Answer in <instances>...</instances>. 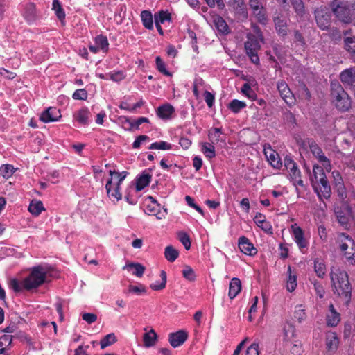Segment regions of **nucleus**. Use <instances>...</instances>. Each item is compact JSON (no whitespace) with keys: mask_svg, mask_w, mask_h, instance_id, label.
I'll return each instance as SVG.
<instances>
[{"mask_svg":"<svg viewBox=\"0 0 355 355\" xmlns=\"http://www.w3.org/2000/svg\"><path fill=\"white\" fill-rule=\"evenodd\" d=\"M13 339H17L19 341L25 342L30 347H34L35 342L24 331L17 329V332H15L12 335H10Z\"/></svg>","mask_w":355,"mask_h":355,"instance_id":"obj_31","label":"nucleus"},{"mask_svg":"<svg viewBox=\"0 0 355 355\" xmlns=\"http://www.w3.org/2000/svg\"><path fill=\"white\" fill-rule=\"evenodd\" d=\"M311 284L313 285L316 295L320 299L323 298L325 294V291L322 284L316 279L311 280Z\"/></svg>","mask_w":355,"mask_h":355,"instance_id":"obj_59","label":"nucleus"},{"mask_svg":"<svg viewBox=\"0 0 355 355\" xmlns=\"http://www.w3.org/2000/svg\"><path fill=\"white\" fill-rule=\"evenodd\" d=\"M116 341V336L114 333L109 334L106 335L101 340V349H104L109 345L114 344Z\"/></svg>","mask_w":355,"mask_h":355,"instance_id":"obj_54","label":"nucleus"},{"mask_svg":"<svg viewBox=\"0 0 355 355\" xmlns=\"http://www.w3.org/2000/svg\"><path fill=\"white\" fill-rule=\"evenodd\" d=\"M259 40L254 35L249 33L247 35V40L244 44L247 55L250 61L255 64H259L260 62L258 51L261 49V44Z\"/></svg>","mask_w":355,"mask_h":355,"instance_id":"obj_7","label":"nucleus"},{"mask_svg":"<svg viewBox=\"0 0 355 355\" xmlns=\"http://www.w3.org/2000/svg\"><path fill=\"white\" fill-rule=\"evenodd\" d=\"M313 177L311 178L312 186L313 187V183H315V185L319 184L320 183L327 180L326 174L324 173L323 167L315 165L313 168Z\"/></svg>","mask_w":355,"mask_h":355,"instance_id":"obj_21","label":"nucleus"},{"mask_svg":"<svg viewBox=\"0 0 355 355\" xmlns=\"http://www.w3.org/2000/svg\"><path fill=\"white\" fill-rule=\"evenodd\" d=\"M22 321V318L17 317L16 321H12L3 330L6 333L14 334L19 329L18 324ZM23 321H24L23 320Z\"/></svg>","mask_w":355,"mask_h":355,"instance_id":"obj_57","label":"nucleus"},{"mask_svg":"<svg viewBox=\"0 0 355 355\" xmlns=\"http://www.w3.org/2000/svg\"><path fill=\"white\" fill-rule=\"evenodd\" d=\"M246 107V104L243 101L237 99L232 100L229 104V109L234 113H239L242 109Z\"/></svg>","mask_w":355,"mask_h":355,"instance_id":"obj_49","label":"nucleus"},{"mask_svg":"<svg viewBox=\"0 0 355 355\" xmlns=\"http://www.w3.org/2000/svg\"><path fill=\"white\" fill-rule=\"evenodd\" d=\"M141 19L144 26L151 30L153 28V15L149 10H143L141 12Z\"/></svg>","mask_w":355,"mask_h":355,"instance_id":"obj_39","label":"nucleus"},{"mask_svg":"<svg viewBox=\"0 0 355 355\" xmlns=\"http://www.w3.org/2000/svg\"><path fill=\"white\" fill-rule=\"evenodd\" d=\"M94 42L103 53H106L108 52L110 44L105 35L101 34L96 36Z\"/></svg>","mask_w":355,"mask_h":355,"instance_id":"obj_36","label":"nucleus"},{"mask_svg":"<svg viewBox=\"0 0 355 355\" xmlns=\"http://www.w3.org/2000/svg\"><path fill=\"white\" fill-rule=\"evenodd\" d=\"M284 166L289 173L290 179L293 182V184L303 187L304 183L301 178V172L298 168L297 164L289 155H286L284 157Z\"/></svg>","mask_w":355,"mask_h":355,"instance_id":"obj_8","label":"nucleus"},{"mask_svg":"<svg viewBox=\"0 0 355 355\" xmlns=\"http://www.w3.org/2000/svg\"><path fill=\"white\" fill-rule=\"evenodd\" d=\"M214 24L216 29L221 33L227 35L230 32L229 26L226 21L221 17H217L214 19Z\"/></svg>","mask_w":355,"mask_h":355,"instance_id":"obj_44","label":"nucleus"},{"mask_svg":"<svg viewBox=\"0 0 355 355\" xmlns=\"http://www.w3.org/2000/svg\"><path fill=\"white\" fill-rule=\"evenodd\" d=\"M145 211L148 215L156 216L158 220L165 218L167 214V209H161V205L159 203H150L146 205Z\"/></svg>","mask_w":355,"mask_h":355,"instance_id":"obj_15","label":"nucleus"},{"mask_svg":"<svg viewBox=\"0 0 355 355\" xmlns=\"http://www.w3.org/2000/svg\"><path fill=\"white\" fill-rule=\"evenodd\" d=\"M332 174L334 176V178L336 180V177L338 178V180L336 182V187L337 189L338 195L342 198H344L346 197V189L344 186V184L342 181V178L340 175L339 172L338 171H333Z\"/></svg>","mask_w":355,"mask_h":355,"instance_id":"obj_40","label":"nucleus"},{"mask_svg":"<svg viewBox=\"0 0 355 355\" xmlns=\"http://www.w3.org/2000/svg\"><path fill=\"white\" fill-rule=\"evenodd\" d=\"M238 245L240 250L246 255L254 256L258 252L254 245L245 236H242L239 239Z\"/></svg>","mask_w":355,"mask_h":355,"instance_id":"obj_13","label":"nucleus"},{"mask_svg":"<svg viewBox=\"0 0 355 355\" xmlns=\"http://www.w3.org/2000/svg\"><path fill=\"white\" fill-rule=\"evenodd\" d=\"M277 87L281 98L288 106H292L295 103V97L290 89L288 85L284 80L277 81Z\"/></svg>","mask_w":355,"mask_h":355,"instance_id":"obj_10","label":"nucleus"},{"mask_svg":"<svg viewBox=\"0 0 355 355\" xmlns=\"http://www.w3.org/2000/svg\"><path fill=\"white\" fill-rule=\"evenodd\" d=\"M307 144L313 156L319 162L322 164L323 167L327 170H331V166L330 160L324 155L322 148L317 144L314 139H308Z\"/></svg>","mask_w":355,"mask_h":355,"instance_id":"obj_9","label":"nucleus"},{"mask_svg":"<svg viewBox=\"0 0 355 355\" xmlns=\"http://www.w3.org/2000/svg\"><path fill=\"white\" fill-rule=\"evenodd\" d=\"M204 98H205V101L207 106L209 108L212 107L214 104V101H215L214 95L212 93H211L210 92L206 90L204 92Z\"/></svg>","mask_w":355,"mask_h":355,"instance_id":"obj_63","label":"nucleus"},{"mask_svg":"<svg viewBox=\"0 0 355 355\" xmlns=\"http://www.w3.org/2000/svg\"><path fill=\"white\" fill-rule=\"evenodd\" d=\"M47 268L42 265L34 266L30 269L29 275L19 282L17 279H12L10 282V287L15 292L20 293L24 289L30 291L37 288L46 282Z\"/></svg>","mask_w":355,"mask_h":355,"instance_id":"obj_1","label":"nucleus"},{"mask_svg":"<svg viewBox=\"0 0 355 355\" xmlns=\"http://www.w3.org/2000/svg\"><path fill=\"white\" fill-rule=\"evenodd\" d=\"M340 79L343 84L352 86L355 83V67L342 71L340 74Z\"/></svg>","mask_w":355,"mask_h":355,"instance_id":"obj_23","label":"nucleus"},{"mask_svg":"<svg viewBox=\"0 0 355 355\" xmlns=\"http://www.w3.org/2000/svg\"><path fill=\"white\" fill-rule=\"evenodd\" d=\"M214 144L210 142H204L202 144L201 151L208 159H212L216 157V150Z\"/></svg>","mask_w":355,"mask_h":355,"instance_id":"obj_41","label":"nucleus"},{"mask_svg":"<svg viewBox=\"0 0 355 355\" xmlns=\"http://www.w3.org/2000/svg\"><path fill=\"white\" fill-rule=\"evenodd\" d=\"M293 234L295 243L300 250L306 248L309 245V242L304 238V232L300 227L293 228Z\"/></svg>","mask_w":355,"mask_h":355,"instance_id":"obj_19","label":"nucleus"},{"mask_svg":"<svg viewBox=\"0 0 355 355\" xmlns=\"http://www.w3.org/2000/svg\"><path fill=\"white\" fill-rule=\"evenodd\" d=\"M127 171H123V172H118L115 170H110L109 174L113 179L116 178L117 182L116 183V185L121 186L122 182L124 180V179L126 178L128 175Z\"/></svg>","mask_w":355,"mask_h":355,"instance_id":"obj_53","label":"nucleus"},{"mask_svg":"<svg viewBox=\"0 0 355 355\" xmlns=\"http://www.w3.org/2000/svg\"><path fill=\"white\" fill-rule=\"evenodd\" d=\"M125 269H134L132 275L137 277H141L145 272L146 268L139 263L128 262L125 266L123 267V270Z\"/></svg>","mask_w":355,"mask_h":355,"instance_id":"obj_30","label":"nucleus"},{"mask_svg":"<svg viewBox=\"0 0 355 355\" xmlns=\"http://www.w3.org/2000/svg\"><path fill=\"white\" fill-rule=\"evenodd\" d=\"M179 256V251L172 245H168L164 249V257L169 262H174Z\"/></svg>","mask_w":355,"mask_h":355,"instance_id":"obj_45","label":"nucleus"},{"mask_svg":"<svg viewBox=\"0 0 355 355\" xmlns=\"http://www.w3.org/2000/svg\"><path fill=\"white\" fill-rule=\"evenodd\" d=\"M345 49L352 56L355 58V36L346 37L344 39Z\"/></svg>","mask_w":355,"mask_h":355,"instance_id":"obj_48","label":"nucleus"},{"mask_svg":"<svg viewBox=\"0 0 355 355\" xmlns=\"http://www.w3.org/2000/svg\"><path fill=\"white\" fill-rule=\"evenodd\" d=\"M178 239L182 243V244L184 246L187 250L191 248V242L189 236L186 232H179L178 233Z\"/></svg>","mask_w":355,"mask_h":355,"instance_id":"obj_58","label":"nucleus"},{"mask_svg":"<svg viewBox=\"0 0 355 355\" xmlns=\"http://www.w3.org/2000/svg\"><path fill=\"white\" fill-rule=\"evenodd\" d=\"M313 187L320 199L322 198L328 199L330 198L331 189L328 180L324 181L317 185H315V183H313Z\"/></svg>","mask_w":355,"mask_h":355,"instance_id":"obj_16","label":"nucleus"},{"mask_svg":"<svg viewBox=\"0 0 355 355\" xmlns=\"http://www.w3.org/2000/svg\"><path fill=\"white\" fill-rule=\"evenodd\" d=\"M52 10L55 12L60 21L63 23L65 19L66 14L59 0H53Z\"/></svg>","mask_w":355,"mask_h":355,"instance_id":"obj_38","label":"nucleus"},{"mask_svg":"<svg viewBox=\"0 0 355 355\" xmlns=\"http://www.w3.org/2000/svg\"><path fill=\"white\" fill-rule=\"evenodd\" d=\"M171 18V14L167 10H160L155 14V22L164 24L166 21H170Z\"/></svg>","mask_w":355,"mask_h":355,"instance_id":"obj_51","label":"nucleus"},{"mask_svg":"<svg viewBox=\"0 0 355 355\" xmlns=\"http://www.w3.org/2000/svg\"><path fill=\"white\" fill-rule=\"evenodd\" d=\"M264 154L267 157L268 161L273 168L279 169L282 167V163L280 157L277 153L272 150L270 147H268V148L264 147Z\"/></svg>","mask_w":355,"mask_h":355,"instance_id":"obj_18","label":"nucleus"},{"mask_svg":"<svg viewBox=\"0 0 355 355\" xmlns=\"http://www.w3.org/2000/svg\"><path fill=\"white\" fill-rule=\"evenodd\" d=\"M185 200L187 202L188 205L191 207L195 209L198 213H200L202 216H204V211L202 208L195 203L194 199L189 196H187L185 197Z\"/></svg>","mask_w":355,"mask_h":355,"instance_id":"obj_62","label":"nucleus"},{"mask_svg":"<svg viewBox=\"0 0 355 355\" xmlns=\"http://www.w3.org/2000/svg\"><path fill=\"white\" fill-rule=\"evenodd\" d=\"M161 282H155L150 285V288L153 291H161L163 290L166 287V282H167V275L166 272L164 270H162L160 272Z\"/></svg>","mask_w":355,"mask_h":355,"instance_id":"obj_46","label":"nucleus"},{"mask_svg":"<svg viewBox=\"0 0 355 355\" xmlns=\"http://www.w3.org/2000/svg\"><path fill=\"white\" fill-rule=\"evenodd\" d=\"M241 92L251 101H254L257 98L255 92L251 88L250 84L248 83L243 84L241 88Z\"/></svg>","mask_w":355,"mask_h":355,"instance_id":"obj_52","label":"nucleus"},{"mask_svg":"<svg viewBox=\"0 0 355 355\" xmlns=\"http://www.w3.org/2000/svg\"><path fill=\"white\" fill-rule=\"evenodd\" d=\"M272 19L275 29L277 35L282 38L284 39L288 35L289 32V20L282 15L274 16Z\"/></svg>","mask_w":355,"mask_h":355,"instance_id":"obj_11","label":"nucleus"},{"mask_svg":"<svg viewBox=\"0 0 355 355\" xmlns=\"http://www.w3.org/2000/svg\"><path fill=\"white\" fill-rule=\"evenodd\" d=\"M188 338V334L186 331L179 330L168 334V342L170 345L175 348L181 346Z\"/></svg>","mask_w":355,"mask_h":355,"instance_id":"obj_12","label":"nucleus"},{"mask_svg":"<svg viewBox=\"0 0 355 355\" xmlns=\"http://www.w3.org/2000/svg\"><path fill=\"white\" fill-rule=\"evenodd\" d=\"M254 222L255 224L267 234H272V227L269 221L266 220V216L261 213H257Z\"/></svg>","mask_w":355,"mask_h":355,"instance_id":"obj_17","label":"nucleus"},{"mask_svg":"<svg viewBox=\"0 0 355 355\" xmlns=\"http://www.w3.org/2000/svg\"><path fill=\"white\" fill-rule=\"evenodd\" d=\"M157 334L153 329L146 332L143 336L144 345L145 347H151L156 345Z\"/></svg>","mask_w":355,"mask_h":355,"instance_id":"obj_29","label":"nucleus"},{"mask_svg":"<svg viewBox=\"0 0 355 355\" xmlns=\"http://www.w3.org/2000/svg\"><path fill=\"white\" fill-rule=\"evenodd\" d=\"M330 278L334 294L345 298L348 303L352 296V286L347 272L331 268Z\"/></svg>","mask_w":355,"mask_h":355,"instance_id":"obj_2","label":"nucleus"},{"mask_svg":"<svg viewBox=\"0 0 355 355\" xmlns=\"http://www.w3.org/2000/svg\"><path fill=\"white\" fill-rule=\"evenodd\" d=\"M296 16L302 19L306 14L304 3L302 0H289Z\"/></svg>","mask_w":355,"mask_h":355,"instance_id":"obj_34","label":"nucleus"},{"mask_svg":"<svg viewBox=\"0 0 355 355\" xmlns=\"http://www.w3.org/2000/svg\"><path fill=\"white\" fill-rule=\"evenodd\" d=\"M182 276L189 282H194L196 278V273L189 266H185L182 271Z\"/></svg>","mask_w":355,"mask_h":355,"instance_id":"obj_55","label":"nucleus"},{"mask_svg":"<svg viewBox=\"0 0 355 355\" xmlns=\"http://www.w3.org/2000/svg\"><path fill=\"white\" fill-rule=\"evenodd\" d=\"M331 96L332 103L338 110L346 112L351 107V98L341 85H338L332 86Z\"/></svg>","mask_w":355,"mask_h":355,"instance_id":"obj_4","label":"nucleus"},{"mask_svg":"<svg viewBox=\"0 0 355 355\" xmlns=\"http://www.w3.org/2000/svg\"><path fill=\"white\" fill-rule=\"evenodd\" d=\"M223 132L221 128H211L208 132V139L210 141V143H212L214 144H218L221 139L220 135Z\"/></svg>","mask_w":355,"mask_h":355,"instance_id":"obj_43","label":"nucleus"},{"mask_svg":"<svg viewBox=\"0 0 355 355\" xmlns=\"http://www.w3.org/2000/svg\"><path fill=\"white\" fill-rule=\"evenodd\" d=\"M241 291V282L239 278L234 277L231 279L229 284V292L228 296L232 300L236 297V295Z\"/></svg>","mask_w":355,"mask_h":355,"instance_id":"obj_28","label":"nucleus"},{"mask_svg":"<svg viewBox=\"0 0 355 355\" xmlns=\"http://www.w3.org/2000/svg\"><path fill=\"white\" fill-rule=\"evenodd\" d=\"M24 17L28 24H32L37 19L36 7L33 3H29L26 5Z\"/></svg>","mask_w":355,"mask_h":355,"instance_id":"obj_22","label":"nucleus"},{"mask_svg":"<svg viewBox=\"0 0 355 355\" xmlns=\"http://www.w3.org/2000/svg\"><path fill=\"white\" fill-rule=\"evenodd\" d=\"M126 121L130 124V127L138 130L139 125L144 123H149V120L146 117H139L137 120L131 121L129 119H126Z\"/></svg>","mask_w":355,"mask_h":355,"instance_id":"obj_60","label":"nucleus"},{"mask_svg":"<svg viewBox=\"0 0 355 355\" xmlns=\"http://www.w3.org/2000/svg\"><path fill=\"white\" fill-rule=\"evenodd\" d=\"M288 277L286 279V289L288 292H293L295 290L297 286V276L293 273L291 267H288Z\"/></svg>","mask_w":355,"mask_h":355,"instance_id":"obj_33","label":"nucleus"},{"mask_svg":"<svg viewBox=\"0 0 355 355\" xmlns=\"http://www.w3.org/2000/svg\"><path fill=\"white\" fill-rule=\"evenodd\" d=\"M12 337L8 334L0 336V354H3L7 349L12 347Z\"/></svg>","mask_w":355,"mask_h":355,"instance_id":"obj_37","label":"nucleus"},{"mask_svg":"<svg viewBox=\"0 0 355 355\" xmlns=\"http://www.w3.org/2000/svg\"><path fill=\"white\" fill-rule=\"evenodd\" d=\"M314 271L318 277L323 279L327 272V268L324 261L320 259H314Z\"/></svg>","mask_w":355,"mask_h":355,"instance_id":"obj_32","label":"nucleus"},{"mask_svg":"<svg viewBox=\"0 0 355 355\" xmlns=\"http://www.w3.org/2000/svg\"><path fill=\"white\" fill-rule=\"evenodd\" d=\"M252 14L259 24L263 26L268 24V19L266 10L264 7L261 8L260 9L257 10V11L252 12Z\"/></svg>","mask_w":355,"mask_h":355,"instance_id":"obj_42","label":"nucleus"},{"mask_svg":"<svg viewBox=\"0 0 355 355\" xmlns=\"http://www.w3.org/2000/svg\"><path fill=\"white\" fill-rule=\"evenodd\" d=\"M87 95V92L85 89H78L73 92L72 97L76 100H86Z\"/></svg>","mask_w":355,"mask_h":355,"instance_id":"obj_61","label":"nucleus"},{"mask_svg":"<svg viewBox=\"0 0 355 355\" xmlns=\"http://www.w3.org/2000/svg\"><path fill=\"white\" fill-rule=\"evenodd\" d=\"M16 168L11 164H2L0 166V174L5 179H9L15 172Z\"/></svg>","mask_w":355,"mask_h":355,"instance_id":"obj_47","label":"nucleus"},{"mask_svg":"<svg viewBox=\"0 0 355 355\" xmlns=\"http://www.w3.org/2000/svg\"><path fill=\"white\" fill-rule=\"evenodd\" d=\"M340 320V313L336 311L334 305L331 304L329 306V313L327 315V325L329 327H336Z\"/></svg>","mask_w":355,"mask_h":355,"instance_id":"obj_26","label":"nucleus"},{"mask_svg":"<svg viewBox=\"0 0 355 355\" xmlns=\"http://www.w3.org/2000/svg\"><path fill=\"white\" fill-rule=\"evenodd\" d=\"M61 116L59 110L56 107H50L42 112L40 119L44 123H50L58 121Z\"/></svg>","mask_w":355,"mask_h":355,"instance_id":"obj_14","label":"nucleus"},{"mask_svg":"<svg viewBox=\"0 0 355 355\" xmlns=\"http://www.w3.org/2000/svg\"><path fill=\"white\" fill-rule=\"evenodd\" d=\"M151 178L152 175L149 172L144 171L137 178L136 190L139 191L144 189L150 184Z\"/></svg>","mask_w":355,"mask_h":355,"instance_id":"obj_24","label":"nucleus"},{"mask_svg":"<svg viewBox=\"0 0 355 355\" xmlns=\"http://www.w3.org/2000/svg\"><path fill=\"white\" fill-rule=\"evenodd\" d=\"M331 12L335 17L345 24L352 21L351 10L343 0H333L330 3Z\"/></svg>","mask_w":355,"mask_h":355,"instance_id":"obj_5","label":"nucleus"},{"mask_svg":"<svg viewBox=\"0 0 355 355\" xmlns=\"http://www.w3.org/2000/svg\"><path fill=\"white\" fill-rule=\"evenodd\" d=\"M148 148L150 150H168L172 148V144L165 141H160L151 144Z\"/></svg>","mask_w":355,"mask_h":355,"instance_id":"obj_50","label":"nucleus"},{"mask_svg":"<svg viewBox=\"0 0 355 355\" xmlns=\"http://www.w3.org/2000/svg\"><path fill=\"white\" fill-rule=\"evenodd\" d=\"M43 210L44 207L40 200H33L28 206L29 212L35 216H38Z\"/></svg>","mask_w":355,"mask_h":355,"instance_id":"obj_35","label":"nucleus"},{"mask_svg":"<svg viewBox=\"0 0 355 355\" xmlns=\"http://www.w3.org/2000/svg\"><path fill=\"white\" fill-rule=\"evenodd\" d=\"M112 180L113 178H110L105 184L107 195L110 198L116 199V201L121 200L122 199V194L120 192L121 186L115 185L113 191H112Z\"/></svg>","mask_w":355,"mask_h":355,"instance_id":"obj_25","label":"nucleus"},{"mask_svg":"<svg viewBox=\"0 0 355 355\" xmlns=\"http://www.w3.org/2000/svg\"><path fill=\"white\" fill-rule=\"evenodd\" d=\"M150 139L149 137L147 135H141L138 136L132 144L133 148H139L141 146V144L146 141Z\"/></svg>","mask_w":355,"mask_h":355,"instance_id":"obj_64","label":"nucleus"},{"mask_svg":"<svg viewBox=\"0 0 355 355\" xmlns=\"http://www.w3.org/2000/svg\"><path fill=\"white\" fill-rule=\"evenodd\" d=\"M90 112L87 107H82L73 114V119L79 124L87 125L89 123Z\"/></svg>","mask_w":355,"mask_h":355,"instance_id":"obj_20","label":"nucleus"},{"mask_svg":"<svg viewBox=\"0 0 355 355\" xmlns=\"http://www.w3.org/2000/svg\"><path fill=\"white\" fill-rule=\"evenodd\" d=\"M336 243L340 250L344 253L345 257L351 265H355V243L353 239L346 233H338Z\"/></svg>","mask_w":355,"mask_h":355,"instance_id":"obj_3","label":"nucleus"},{"mask_svg":"<svg viewBox=\"0 0 355 355\" xmlns=\"http://www.w3.org/2000/svg\"><path fill=\"white\" fill-rule=\"evenodd\" d=\"M175 112V108L169 103L164 104L157 109V115L162 119H168Z\"/></svg>","mask_w":355,"mask_h":355,"instance_id":"obj_27","label":"nucleus"},{"mask_svg":"<svg viewBox=\"0 0 355 355\" xmlns=\"http://www.w3.org/2000/svg\"><path fill=\"white\" fill-rule=\"evenodd\" d=\"M157 69L166 76H171V73L166 69L164 62L159 56L155 59Z\"/></svg>","mask_w":355,"mask_h":355,"instance_id":"obj_56","label":"nucleus"},{"mask_svg":"<svg viewBox=\"0 0 355 355\" xmlns=\"http://www.w3.org/2000/svg\"><path fill=\"white\" fill-rule=\"evenodd\" d=\"M314 18L318 27L322 31H327L331 24V12L326 6H321L314 10Z\"/></svg>","mask_w":355,"mask_h":355,"instance_id":"obj_6","label":"nucleus"}]
</instances>
